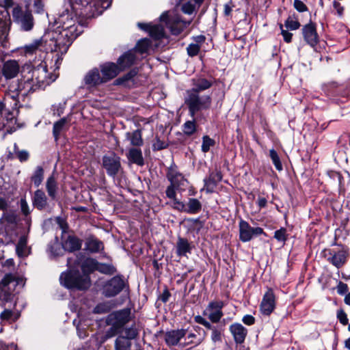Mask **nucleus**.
Segmentation results:
<instances>
[{"label":"nucleus","mask_w":350,"mask_h":350,"mask_svg":"<svg viewBox=\"0 0 350 350\" xmlns=\"http://www.w3.org/2000/svg\"><path fill=\"white\" fill-rule=\"evenodd\" d=\"M14 21L17 23L22 30L29 31L32 29L34 23L31 12L29 10H23L19 5L15 6L12 12Z\"/></svg>","instance_id":"39448f33"},{"label":"nucleus","mask_w":350,"mask_h":350,"mask_svg":"<svg viewBox=\"0 0 350 350\" xmlns=\"http://www.w3.org/2000/svg\"><path fill=\"white\" fill-rule=\"evenodd\" d=\"M229 330L237 344L244 342L247 335V329L242 324L234 323L230 325Z\"/></svg>","instance_id":"a211bd4d"},{"label":"nucleus","mask_w":350,"mask_h":350,"mask_svg":"<svg viewBox=\"0 0 350 350\" xmlns=\"http://www.w3.org/2000/svg\"><path fill=\"white\" fill-rule=\"evenodd\" d=\"M1 220L10 224H16L17 222V215L14 212H5L2 217Z\"/></svg>","instance_id":"c03bdc74"},{"label":"nucleus","mask_w":350,"mask_h":350,"mask_svg":"<svg viewBox=\"0 0 350 350\" xmlns=\"http://www.w3.org/2000/svg\"><path fill=\"white\" fill-rule=\"evenodd\" d=\"M109 310V306L105 304H100L97 305L94 309V312L96 314L106 313Z\"/></svg>","instance_id":"680f3d73"},{"label":"nucleus","mask_w":350,"mask_h":350,"mask_svg":"<svg viewBox=\"0 0 350 350\" xmlns=\"http://www.w3.org/2000/svg\"><path fill=\"white\" fill-rule=\"evenodd\" d=\"M263 232L262 228H253L244 220L239 222V239L243 242L250 241L254 236L260 235Z\"/></svg>","instance_id":"9d476101"},{"label":"nucleus","mask_w":350,"mask_h":350,"mask_svg":"<svg viewBox=\"0 0 350 350\" xmlns=\"http://www.w3.org/2000/svg\"><path fill=\"white\" fill-rule=\"evenodd\" d=\"M44 178V170L41 166H38L31 176V181L36 187H39Z\"/></svg>","instance_id":"58836bf2"},{"label":"nucleus","mask_w":350,"mask_h":350,"mask_svg":"<svg viewBox=\"0 0 350 350\" xmlns=\"http://www.w3.org/2000/svg\"><path fill=\"white\" fill-rule=\"evenodd\" d=\"M269 156L275 168L278 170L281 171L282 170V165L277 152L274 149L270 150Z\"/></svg>","instance_id":"37998d69"},{"label":"nucleus","mask_w":350,"mask_h":350,"mask_svg":"<svg viewBox=\"0 0 350 350\" xmlns=\"http://www.w3.org/2000/svg\"><path fill=\"white\" fill-rule=\"evenodd\" d=\"M56 222L59 225V228L62 230L63 232H65L67 230L68 224L63 218L57 217Z\"/></svg>","instance_id":"774afa93"},{"label":"nucleus","mask_w":350,"mask_h":350,"mask_svg":"<svg viewBox=\"0 0 350 350\" xmlns=\"http://www.w3.org/2000/svg\"><path fill=\"white\" fill-rule=\"evenodd\" d=\"M193 88L190 90H194L200 94V92L211 88L212 83L204 78H199L193 80Z\"/></svg>","instance_id":"72a5a7b5"},{"label":"nucleus","mask_w":350,"mask_h":350,"mask_svg":"<svg viewBox=\"0 0 350 350\" xmlns=\"http://www.w3.org/2000/svg\"><path fill=\"white\" fill-rule=\"evenodd\" d=\"M103 166L108 175L115 176L121 168L120 158L115 154L104 156Z\"/></svg>","instance_id":"9b49d317"},{"label":"nucleus","mask_w":350,"mask_h":350,"mask_svg":"<svg viewBox=\"0 0 350 350\" xmlns=\"http://www.w3.org/2000/svg\"><path fill=\"white\" fill-rule=\"evenodd\" d=\"M194 321L196 323L204 326L206 329L212 330L213 328L215 327V326H213L209 321H206L200 315H197L194 317Z\"/></svg>","instance_id":"3c124183"},{"label":"nucleus","mask_w":350,"mask_h":350,"mask_svg":"<svg viewBox=\"0 0 350 350\" xmlns=\"http://www.w3.org/2000/svg\"><path fill=\"white\" fill-rule=\"evenodd\" d=\"M138 26L143 29H148L150 35L156 40H159L164 36V30L161 25H153L148 27V25L138 23Z\"/></svg>","instance_id":"bb28decb"},{"label":"nucleus","mask_w":350,"mask_h":350,"mask_svg":"<svg viewBox=\"0 0 350 350\" xmlns=\"http://www.w3.org/2000/svg\"><path fill=\"white\" fill-rule=\"evenodd\" d=\"M275 297L272 289L269 288L265 293L261 304L260 311L265 315H269L275 309Z\"/></svg>","instance_id":"ddd939ff"},{"label":"nucleus","mask_w":350,"mask_h":350,"mask_svg":"<svg viewBox=\"0 0 350 350\" xmlns=\"http://www.w3.org/2000/svg\"><path fill=\"white\" fill-rule=\"evenodd\" d=\"M100 68L104 83L116 77L121 71L117 64L111 62H107L100 65Z\"/></svg>","instance_id":"2eb2a0df"},{"label":"nucleus","mask_w":350,"mask_h":350,"mask_svg":"<svg viewBox=\"0 0 350 350\" xmlns=\"http://www.w3.org/2000/svg\"><path fill=\"white\" fill-rule=\"evenodd\" d=\"M337 318L342 325H346L348 323L347 315L342 309L337 311Z\"/></svg>","instance_id":"bf43d9fd"},{"label":"nucleus","mask_w":350,"mask_h":350,"mask_svg":"<svg viewBox=\"0 0 350 350\" xmlns=\"http://www.w3.org/2000/svg\"><path fill=\"white\" fill-rule=\"evenodd\" d=\"M294 7L299 12H304L308 10L307 6L301 0H294Z\"/></svg>","instance_id":"e2e57ef3"},{"label":"nucleus","mask_w":350,"mask_h":350,"mask_svg":"<svg viewBox=\"0 0 350 350\" xmlns=\"http://www.w3.org/2000/svg\"><path fill=\"white\" fill-rule=\"evenodd\" d=\"M16 285L14 276L11 273L6 274L0 282V299L5 301L10 300Z\"/></svg>","instance_id":"1a4fd4ad"},{"label":"nucleus","mask_w":350,"mask_h":350,"mask_svg":"<svg viewBox=\"0 0 350 350\" xmlns=\"http://www.w3.org/2000/svg\"><path fill=\"white\" fill-rule=\"evenodd\" d=\"M128 159L132 163H136L138 165H144V159L142 151L139 148H133L129 150L127 153Z\"/></svg>","instance_id":"2f4dec72"},{"label":"nucleus","mask_w":350,"mask_h":350,"mask_svg":"<svg viewBox=\"0 0 350 350\" xmlns=\"http://www.w3.org/2000/svg\"><path fill=\"white\" fill-rule=\"evenodd\" d=\"M31 79H33V83H36L39 87L45 84L49 85L52 81L48 77L46 66L42 63L32 70Z\"/></svg>","instance_id":"f8f14e48"},{"label":"nucleus","mask_w":350,"mask_h":350,"mask_svg":"<svg viewBox=\"0 0 350 350\" xmlns=\"http://www.w3.org/2000/svg\"><path fill=\"white\" fill-rule=\"evenodd\" d=\"M200 49V46L198 44H190L187 48L188 55L191 57H193L198 55Z\"/></svg>","instance_id":"603ef678"},{"label":"nucleus","mask_w":350,"mask_h":350,"mask_svg":"<svg viewBox=\"0 0 350 350\" xmlns=\"http://www.w3.org/2000/svg\"><path fill=\"white\" fill-rule=\"evenodd\" d=\"M96 271L107 275H113L116 272V269L111 264L100 263L98 262Z\"/></svg>","instance_id":"ea45409f"},{"label":"nucleus","mask_w":350,"mask_h":350,"mask_svg":"<svg viewBox=\"0 0 350 350\" xmlns=\"http://www.w3.org/2000/svg\"><path fill=\"white\" fill-rule=\"evenodd\" d=\"M280 28L281 29V34L282 35L284 41L287 43L291 42L292 40L293 33L288 32L286 30H284L282 24H280Z\"/></svg>","instance_id":"0e129e2a"},{"label":"nucleus","mask_w":350,"mask_h":350,"mask_svg":"<svg viewBox=\"0 0 350 350\" xmlns=\"http://www.w3.org/2000/svg\"><path fill=\"white\" fill-rule=\"evenodd\" d=\"M221 178L222 176L219 172L211 173L208 178L204 179V186L202 190H205L206 193L213 192Z\"/></svg>","instance_id":"4be33fe9"},{"label":"nucleus","mask_w":350,"mask_h":350,"mask_svg":"<svg viewBox=\"0 0 350 350\" xmlns=\"http://www.w3.org/2000/svg\"><path fill=\"white\" fill-rule=\"evenodd\" d=\"M16 155L20 161H26L29 159V153L26 150H18L16 152Z\"/></svg>","instance_id":"338daca9"},{"label":"nucleus","mask_w":350,"mask_h":350,"mask_svg":"<svg viewBox=\"0 0 350 350\" xmlns=\"http://www.w3.org/2000/svg\"><path fill=\"white\" fill-rule=\"evenodd\" d=\"M20 206L22 213L27 217L31 213L29 205L25 200V198H21L20 200Z\"/></svg>","instance_id":"4d7b16f0"},{"label":"nucleus","mask_w":350,"mask_h":350,"mask_svg":"<svg viewBox=\"0 0 350 350\" xmlns=\"http://www.w3.org/2000/svg\"><path fill=\"white\" fill-rule=\"evenodd\" d=\"M224 306V304L222 301H212L208 303L202 314L206 316L211 323H217L224 315L222 312Z\"/></svg>","instance_id":"0eeeda50"},{"label":"nucleus","mask_w":350,"mask_h":350,"mask_svg":"<svg viewBox=\"0 0 350 350\" xmlns=\"http://www.w3.org/2000/svg\"><path fill=\"white\" fill-rule=\"evenodd\" d=\"M178 187H177L176 185H169L166 189V191H165V193H166V196L168 198H170L172 200L176 198V188H178Z\"/></svg>","instance_id":"052dcab7"},{"label":"nucleus","mask_w":350,"mask_h":350,"mask_svg":"<svg viewBox=\"0 0 350 350\" xmlns=\"http://www.w3.org/2000/svg\"><path fill=\"white\" fill-rule=\"evenodd\" d=\"M131 347V340L123 336H119L115 341L116 350H129Z\"/></svg>","instance_id":"c9c22d12"},{"label":"nucleus","mask_w":350,"mask_h":350,"mask_svg":"<svg viewBox=\"0 0 350 350\" xmlns=\"http://www.w3.org/2000/svg\"><path fill=\"white\" fill-rule=\"evenodd\" d=\"M0 317L2 320L16 321L18 318V314L11 310L5 309L1 312Z\"/></svg>","instance_id":"79ce46f5"},{"label":"nucleus","mask_w":350,"mask_h":350,"mask_svg":"<svg viewBox=\"0 0 350 350\" xmlns=\"http://www.w3.org/2000/svg\"><path fill=\"white\" fill-rule=\"evenodd\" d=\"M134 52L129 51L122 55L118 60V67L120 70L132 66L135 61Z\"/></svg>","instance_id":"393cba45"},{"label":"nucleus","mask_w":350,"mask_h":350,"mask_svg":"<svg viewBox=\"0 0 350 350\" xmlns=\"http://www.w3.org/2000/svg\"><path fill=\"white\" fill-rule=\"evenodd\" d=\"M104 249L103 243L94 237H89L85 244V250L91 253H97Z\"/></svg>","instance_id":"a878e982"},{"label":"nucleus","mask_w":350,"mask_h":350,"mask_svg":"<svg viewBox=\"0 0 350 350\" xmlns=\"http://www.w3.org/2000/svg\"><path fill=\"white\" fill-rule=\"evenodd\" d=\"M131 320V310L125 308L109 314L106 323L110 326L105 333V338L108 339L120 334L123 327Z\"/></svg>","instance_id":"f03ea898"},{"label":"nucleus","mask_w":350,"mask_h":350,"mask_svg":"<svg viewBox=\"0 0 350 350\" xmlns=\"http://www.w3.org/2000/svg\"><path fill=\"white\" fill-rule=\"evenodd\" d=\"M124 334L125 338L132 340L134 339L138 334V332L135 326H131L130 327H126L124 329Z\"/></svg>","instance_id":"8fccbe9b"},{"label":"nucleus","mask_w":350,"mask_h":350,"mask_svg":"<svg viewBox=\"0 0 350 350\" xmlns=\"http://www.w3.org/2000/svg\"><path fill=\"white\" fill-rule=\"evenodd\" d=\"M202 209L201 202L196 198H189L185 204V213L189 214H196Z\"/></svg>","instance_id":"473e14b6"},{"label":"nucleus","mask_w":350,"mask_h":350,"mask_svg":"<svg viewBox=\"0 0 350 350\" xmlns=\"http://www.w3.org/2000/svg\"><path fill=\"white\" fill-rule=\"evenodd\" d=\"M302 34L305 41L311 46H314L319 40L316 25L312 22L304 25L302 28Z\"/></svg>","instance_id":"4468645a"},{"label":"nucleus","mask_w":350,"mask_h":350,"mask_svg":"<svg viewBox=\"0 0 350 350\" xmlns=\"http://www.w3.org/2000/svg\"><path fill=\"white\" fill-rule=\"evenodd\" d=\"M125 287V282L120 276H115L107 281L103 286L105 297H111L119 294Z\"/></svg>","instance_id":"6e6552de"},{"label":"nucleus","mask_w":350,"mask_h":350,"mask_svg":"<svg viewBox=\"0 0 350 350\" xmlns=\"http://www.w3.org/2000/svg\"><path fill=\"white\" fill-rule=\"evenodd\" d=\"M215 144V141L207 135L202 137V151L207 152L211 146Z\"/></svg>","instance_id":"a18cd8bd"},{"label":"nucleus","mask_w":350,"mask_h":350,"mask_svg":"<svg viewBox=\"0 0 350 350\" xmlns=\"http://www.w3.org/2000/svg\"><path fill=\"white\" fill-rule=\"evenodd\" d=\"M167 176L170 181L171 185H176L177 187L183 185L184 182L186 180L181 174L178 173L173 168H170L168 170Z\"/></svg>","instance_id":"c756f323"},{"label":"nucleus","mask_w":350,"mask_h":350,"mask_svg":"<svg viewBox=\"0 0 350 350\" xmlns=\"http://www.w3.org/2000/svg\"><path fill=\"white\" fill-rule=\"evenodd\" d=\"M187 329H178L167 331L164 334V339L168 347L176 346L178 344L180 339L185 336Z\"/></svg>","instance_id":"dca6fc26"},{"label":"nucleus","mask_w":350,"mask_h":350,"mask_svg":"<svg viewBox=\"0 0 350 350\" xmlns=\"http://www.w3.org/2000/svg\"><path fill=\"white\" fill-rule=\"evenodd\" d=\"M150 43L149 40L148 39H143L139 40L136 46L137 50L140 53H144L148 51L149 47H150Z\"/></svg>","instance_id":"49530a36"},{"label":"nucleus","mask_w":350,"mask_h":350,"mask_svg":"<svg viewBox=\"0 0 350 350\" xmlns=\"http://www.w3.org/2000/svg\"><path fill=\"white\" fill-rule=\"evenodd\" d=\"M211 101L212 99L210 95H201L194 90H187V97L185 100L191 118H194L197 112L209 109Z\"/></svg>","instance_id":"7ed1b4c3"},{"label":"nucleus","mask_w":350,"mask_h":350,"mask_svg":"<svg viewBox=\"0 0 350 350\" xmlns=\"http://www.w3.org/2000/svg\"><path fill=\"white\" fill-rule=\"evenodd\" d=\"M42 46V39H38L34 40L33 42L25 45L23 48V50L25 55H32L36 54L38 51H41Z\"/></svg>","instance_id":"cd10ccee"},{"label":"nucleus","mask_w":350,"mask_h":350,"mask_svg":"<svg viewBox=\"0 0 350 350\" xmlns=\"http://www.w3.org/2000/svg\"><path fill=\"white\" fill-rule=\"evenodd\" d=\"M18 89L19 93L25 96L31 92L35 91L33 86V79H27V80H21L17 83L13 84Z\"/></svg>","instance_id":"5701e85b"},{"label":"nucleus","mask_w":350,"mask_h":350,"mask_svg":"<svg viewBox=\"0 0 350 350\" xmlns=\"http://www.w3.org/2000/svg\"><path fill=\"white\" fill-rule=\"evenodd\" d=\"M33 206L40 211L44 209L47 204V198L44 192L40 189L35 191L33 198Z\"/></svg>","instance_id":"b1692460"},{"label":"nucleus","mask_w":350,"mask_h":350,"mask_svg":"<svg viewBox=\"0 0 350 350\" xmlns=\"http://www.w3.org/2000/svg\"><path fill=\"white\" fill-rule=\"evenodd\" d=\"M46 189L49 197L53 200L55 199L57 194V184L53 175H51L47 178Z\"/></svg>","instance_id":"f704fd0d"},{"label":"nucleus","mask_w":350,"mask_h":350,"mask_svg":"<svg viewBox=\"0 0 350 350\" xmlns=\"http://www.w3.org/2000/svg\"><path fill=\"white\" fill-rule=\"evenodd\" d=\"M221 334H222L221 329H219L217 328L216 327H215L211 330V340L214 342L221 341Z\"/></svg>","instance_id":"864d4df0"},{"label":"nucleus","mask_w":350,"mask_h":350,"mask_svg":"<svg viewBox=\"0 0 350 350\" xmlns=\"http://www.w3.org/2000/svg\"><path fill=\"white\" fill-rule=\"evenodd\" d=\"M126 138L130 142L131 145L139 147L143 145V139L142 137V131L135 130L133 132H127Z\"/></svg>","instance_id":"7c9ffc66"},{"label":"nucleus","mask_w":350,"mask_h":350,"mask_svg":"<svg viewBox=\"0 0 350 350\" xmlns=\"http://www.w3.org/2000/svg\"><path fill=\"white\" fill-rule=\"evenodd\" d=\"M27 245V236H21L16 244V252L19 257L26 256V248Z\"/></svg>","instance_id":"e433bc0d"},{"label":"nucleus","mask_w":350,"mask_h":350,"mask_svg":"<svg viewBox=\"0 0 350 350\" xmlns=\"http://www.w3.org/2000/svg\"><path fill=\"white\" fill-rule=\"evenodd\" d=\"M84 83L89 87H95L104 81L98 68H95L87 72L83 79Z\"/></svg>","instance_id":"aec40b11"},{"label":"nucleus","mask_w":350,"mask_h":350,"mask_svg":"<svg viewBox=\"0 0 350 350\" xmlns=\"http://www.w3.org/2000/svg\"><path fill=\"white\" fill-rule=\"evenodd\" d=\"M167 146V144L158 137H156L154 143L152 144V148L154 150H160L165 148Z\"/></svg>","instance_id":"5fc2aeb1"},{"label":"nucleus","mask_w":350,"mask_h":350,"mask_svg":"<svg viewBox=\"0 0 350 350\" xmlns=\"http://www.w3.org/2000/svg\"><path fill=\"white\" fill-rule=\"evenodd\" d=\"M62 247L64 250L68 252H74L79 250L81 247V241L75 236H68L66 239H62Z\"/></svg>","instance_id":"412c9836"},{"label":"nucleus","mask_w":350,"mask_h":350,"mask_svg":"<svg viewBox=\"0 0 350 350\" xmlns=\"http://www.w3.org/2000/svg\"><path fill=\"white\" fill-rule=\"evenodd\" d=\"M194 9H195V5L193 3H191V1L184 3L181 7L182 11L185 14H192Z\"/></svg>","instance_id":"6e6d98bb"},{"label":"nucleus","mask_w":350,"mask_h":350,"mask_svg":"<svg viewBox=\"0 0 350 350\" xmlns=\"http://www.w3.org/2000/svg\"><path fill=\"white\" fill-rule=\"evenodd\" d=\"M98 261L92 258H88L81 265L83 275L77 272L63 273L60 276L62 284L68 288L79 290L88 289L91 285L90 273L96 271Z\"/></svg>","instance_id":"f257e3e1"},{"label":"nucleus","mask_w":350,"mask_h":350,"mask_svg":"<svg viewBox=\"0 0 350 350\" xmlns=\"http://www.w3.org/2000/svg\"><path fill=\"white\" fill-rule=\"evenodd\" d=\"M66 123V119L62 118L54 124L53 133L56 140L58 139L61 131L63 130Z\"/></svg>","instance_id":"a19ab883"},{"label":"nucleus","mask_w":350,"mask_h":350,"mask_svg":"<svg viewBox=\"0 0 350 350\" xmlns=\"http://www.w3.org/2000/svg\"><path fill=\"white\" fill-rule=\"evenodd\" d=\"M172 208L180 212H185V204L176 198L172 200Z\"/></svg>","instance_id":"13d9d810"},{"label":"nucleus","mask_w":350,"mask_h":350,"mask_svg":"<svg viewBox=\"0 0 350 350\" xmlns=\"http://www.w3.org/2000/svg\"><path fill=\"white\" fill-rule=\"evenodd\" d=\"M348 286L347 284L340 281L337 285V293L339 295H344L348 291Z\"/></svg>","instance_id":"69168bd1"},{"label":"nucleus","mask_w":350,"mask_h":350,"mask_svg":"<svg viewBox=\"0 0 350 350\" xmlns=\"http://www.w3.org/2000/svg\"><path fill=\"white\" fill-rule=\"evenodd\" d=\"M15 86L13 84L9 86V90L3 99L10 109H16L19 102L18 96L21 94Z\"/></svg>","instance_id":"6ab92c4d"},{"label":"nucleus","mask_w":350,"mask_h":350,"mask_svg":"<svg viewBox=\"0 0 350 350\" xmlns=\"http://www.w3.org/2000/svg\"><path fill=\"white\" fill-rule=\"evenodd\" d=\"M161 21L166 23L167 27L170 29V31L174 35L180 34L186 27H187L191 21H183L179 16H170L168 12L163 13L161 16Z\"/></svg>","instance_id":"423d86ee"},{"label":"nucleus","mask_w":350,"mask_h":350,"mask_svg":"<svg viewBox=\"0 0 350 350\" xmlns=\"http://www.w3.org/2000/svg\"><path fill=\"white\" fill-rule=\"evenodd\" d=\"M20 70V66L16 60H8L3 64L2 75L6 79L16 77Z\"/></svg>","instance_id":"f3484780"},{"label":"nucleus","mask_w":350,"mask_h":350,"mask_svg":"<svg viewBox=\"0 0 350 350\" xmlns=\"http://www.w3.org/2000/svg\"><path fill=\"white\" fill-rule=\"evenodd\" d=\"M285 27L290 30H296L299 28L300 23L297 20H294L291 16H289L285 21Z\"/></svg>","instance_id":"de8ad7c7"},{"label":"nucleus","mask_w":350,"mask_h":350,"mask_svg":"<svg viewBox=\"0 0 350 350\" xmlns=\"http://www.w3.org/2000/svg\"><path fill=\"white\" fill-rule=\"evenodd\" d=\"M286 230L284 228L276 230L274 233V238L280 242L284 243L287 240Z\"/></svg>","instance_id":"09e8293b"},{"label":"nucleus","mask_w":350,"mask_h":350,"mask_svg":"<svg viewBox=\"0 0 350 350\" xmlns=\"http://www.w3.org/2000/svg\"><path fill=\"white\" fill-rule=\"evenodd\" d=\"M192 120H188L185 122L183 125V132L188 136H190L196 133L197 129V125L195 121V118H192Z\"/></svg>","instance_id":"4c0bfd02"},{"label":"nucleus","mask_w":350,"mask_h":350,"mask_svg":"<svg viewBox=\"0 0 350 350\" xmlns=\"http://www.w3.org/2000/svg\"><path fill=\"white\" fill-rule=\"evenodd\" d=\"M191 247L187 239L178 237L176 243V254L178 256H185L187 253H190Z\"/></svg>","instance_id":"c85d7f7f"},{"label":"nucleus","mask_w":350,"mask_h":350,"mask_svg":"<svg viewBox=\"0 0 350 350\" xmlns=\"http://www.w3.org/2000/svg\"><path fill=\"white\" fill-rule=\"evenodd\" d=\"M323 254L327 261L337 269L342 267L346 264L349 257L348 249L344 247L337 250H325Z\"/></svg>","instance_id":"20e7f679"}]
</instances>
